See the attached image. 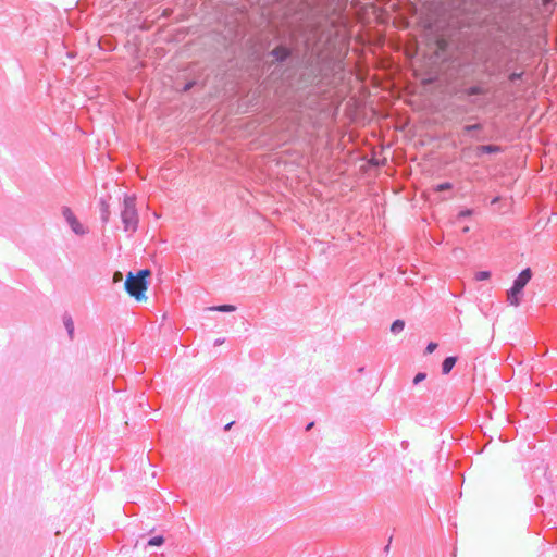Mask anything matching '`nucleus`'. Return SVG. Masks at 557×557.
Returning <instances> with one entry per match:
<instances>
[{
  "label": "nucleus",
  "mask_w": 557,
  "mask_h": 557,
  "mask_svg": "<svg viewBox=\"0 0 557 557\" xmlns=\"http://www.w3.org/2000/svg\"><path fill=\"white\" fill-rule=\"evenodd\" d=\"M121 220L125 232L135 233L138 227V212L135 196H126L123 201Z\"/></svg>",
  "instance_id": "obj_1"
},
{
  "label": "nucleus",
  "mask_w": 557,
  "mask_h": 557,
  "mask_svg": "<svg viewBox=\"0 0 557 557\" xmlns=\"http://www.w3.org/2000/svg\"><path fill=\"white\" fill-rule=\"evenodd\" d=\"M149 274V270H141L136 275L129 272L125 281L126 292L137 300L145 298L144 293L147 289L146 276Z\"/></svg>",
  "instance_id": "obj_2"
},
{
  "label": "nucleus",
  "mask_w": 557,
  "mask_h": 557,
  "mask_svg": "<svg viewBox=\"0 0 557 557\" xmlns=\"http://www.w3.org/2000/svg\"><path fill=\"white\" fill-rule=\"evenodd\" d=\"M532 278V271L530 268L524 269L519 276L513 281L511 288L507 292V301L511 306H519L521 301V295L525 285Z\"/></svg>",
  "instance_id": "obj_3"
},
{
  "label": "nucleus",
  "mask_w": 557,
  "mask_h": 557,
  "mask_svg": "<svg viewBox=\"0 0 557 557\" xmlns=\"http://www.w3.org/2000/svg\"><path fill=\"white\" fill-rule=\"evenodd\" d=\"M484 123L476 122L473 124H466L462 126L460 132L461 138H471L478 141L485 140L486 136L484 135Z\"/></svg>",
  "instance_id": "obj_4"
},
{
  "label": "nucleus",
  "mask_w": 557,
  "mask_h": 557,
  "mask_svg": "<svg viewBox=\"0 0 557 557\" xmlns=\"http://www.w3.org/2000/svg\"><path fill=\"white\" fill-rule=\"evenodd\" d=\"M62 213H63L64 219L69 223L70 227L72 228V231L75 234H77V235L85 234V228L78 222V220L76 219V216L74 215V213L72 212V210L70 208L64 207L62 210Z\"/></svg>",
  "instance_id": "obj_5"
},
{
  "label": "nucleus",
  "mask_w": 557,
  "mask_h": 557,
  "mask_svg": "<svg viewBox=\"0 0 557 557\" xmlns=\"http://www.w3.org/2000/svg\"><path fill=\"white\" fill-rule=\"evenodd\" d=\"M270 54L274 58V60L276 62L282 63V62L286 61L292 55V49L284 45H280L277 47H275L270 52Z\"/></svg>",
  "instance_id": "obj_6"
},
{
  "label": "nucleus",
  "mask_w": 557,
  "mask_h": 557,
  "mask_svg": "<svg viewBox=\"0 0 557 557\" xmlns=\"http://www.w3.org/2000/svg\"><path fill=\"white\" fill-rule=\"evenodd\" d=\"M503 151V148L497 145H480L475 148V152L478 157H481L484 153H499Z\"/></svg>",
  "instance_id": "obj_7"
},
{
  "label": "nucleus",
  "mask_w": 557,
  "mask_h": 557,
  "mask_svg": "<svg viewBox=\"0 0 557 557\" xmlns=\"http://www.w3.org/2000/svg\"><path fill=\"white\" fill-rule=\"evenodd\" d=\"M487 92H488V89L481 85L470 86L465 89V94L470 97L478 96V95H486Z\"/></svg>",
  "instance_id": "obj_8"
},
{
  "label": "nucleus",
  "mask_w": 557,
  "mask_h": 557,
  "mask_svg": "<svg viewBox=\"0 0 557 557\" xmlns=\"http://www.w3.org/2000/svg\"><path fill=\"white\" fill-rule=\"evenodd\" d=\"M457 362L456 357H446L442 363L443 374H448Z\"/></svg>",
  "instance_id": "obj_9"
},
{
  "label": "nucleus",
  "mask_w": 557,
  "mask_h": 557,
  "mask_svg": "<svg viewBox=\"0 0 557 557\" xmlns=\"http://www.w3.org/2000/svg\"><path fill=\"white\" fill-rule=\"evenodd\" d=\"M63 323H64V326H65V329L67 331L69 337L72 339L73 336H74V322H73L71 315L65 314L63 317Z\"/></svg>",
  "instance_id": "obj_10"
},
{
  "label": "nucleus",
  "mask_w": 557,
  "mask_h": 557,
  "mask_svg": "<svg viewBox=\"0 0 557 557\" xmlns=\"http://www.w3.org/2000/svg\"><path fill=\"white\" fill-rule=\"evenodd\" d=\"M209 310L219 312H234L236 310V307L233 305H220L210 307Z\"/></svg>",
  "instance_id": "obj_11"
},
{
  "label": "nucleus",
  "mask_w": 557,
  "mask_h": 557,
  "mask_svg": "<svg viewBox=\"0 0 557 557\" xmlns=\"http://www.w3.org/2000/svg\"><path fill=\"white\" fill-rule=\"evenodd\" d=\"M404 327H405V322L403 320H396L392 323L391 332L393 334H398L404 330Z\"/></svg>",
  "instance_id": "obj_12"
},
{
  "label": "nucleus",
  "mask_w": 557,
  "mask_h": 557,
  "mask_svg": "<svg viewBox=\"0 0 557 557\" xmlns=\"http://www.w3.org/2000/svg\"><path fill=\"white\" fill-rule=\"evenodd\" d=\"M102 209H101V220L103 223H107L109 221L110 211L109 206L106 203V201H101Z\"/></svg>",
  "instance_id": "obj_13"
},
{
  "label": "nucleus",
  "mask_w": 557,
  "mask_h": 557,
  "mask_svg": "<svg viewBox=\"0 0 557 557\" xmlns=\"http://www.w3.org/2000/svg\"><path fill=\"white\" fill-rule=\"evenodd\" d=\"M164 543V537L161 535L153 536L148 541V546H161Z\"/></svg>",
  "instance_id": "obj_14"
},
{
  "label": "nucleus",
  "mask_w": 557,
  "mask_h": 557,
  "mask_svg": "<svg viewBox=\"0 0 557 557\" xmlns=\"http://www.w3.org/2000/svg\"><path fill=\"white\" fill-rule=\"evenodd\" d=\"M453 189V184L449 183V182H445V183H442V184H438L434 187V190L435 191H446V190H451Z\"/></svg>",
  "instance_id": "obj_15"
},
{
  "label": "nucleus",
  "mask_w": 557,
  "mask_h": 557,
  "mask_svg": "<svg viewBox=\"0 0 557 557\" xmlns=\"http://www.w3.org/2000/svg\"><path fill=\"white\" fill-rule=\"evenodd\" d=\"M491 276V273L488 271H480L475 274V278L478 281H484V280H487L490 278Z\"/></svg>",
  "instance_id": "obj_16"
},
{
  "label": "nucleus",
  "mask_w": 557,
  "mask_h": 557,
  "mask_svg": "<svg viewBox=\"0 0 557 557\" xmlns=\"http://www.w3.org/2000/svg\"><path fill=\"white\" fill-rule=\"evenodd\" d=\"M522 76H523V72H520V73L513 72L509 75V81L511 83H516L517 81H520L522 78Z\"/></svg>",
  "instance_id": "obj_17"
},
{
  "label": "nucleus",
  "mask_w": 557,
  "mask_h": 557,
  "mask_svg": "<svg viewBox=\"0 0 557 557\" xmlns=\"http://www.w3.org/2000/svg\"><path fill=\"white\" fill-rule=\"evenodd\" d=\"M426 377V374L424 372H419L414 379H413V384L414 385H418L419 383H421L422 381H424Z\"/></svg>",
  "instance_id": "obj_18"
},
{
  "label": "nucleus",
  "mask_w": 557,
  "mask_h": 557,
  "mask_svg": "<svg viewBox=\"0 0 557 557\" xmlns=\"http://www.w3.org/2000/svg\"><path fill=\"white\" fill-rule=\"evenodd\" d=\"M471 214H472V210H470V209L462 210V211L459 212L458 219L462 220V219H466V218L470 216Z\"/></svg>",
  "instance_id": "obj_19"
},
{
  "label": "nucleus",
  "mask_w": 557,
  "mask_h": 557,
  "mask_svg": "<svg viewBox=\"0 0 557 557\" xmlns=\"http://www.w3.org/2000/svg\"><path fill=\"white\" fill-rule=\"evenodd\" d=\"M436 347H437V344L431 342V343L428 344V346L425 348V352L426 354H432L436 349Z\"/></svg>",
  "instance_id": "obj_20"
},
{
  "label": "nucleus",
  "mask_w": 557,
  "mask_h": 557,
  "mask_svg": "<svg viewBox=\"0 0 557 557\" xmlns=\"http://www.w3.org/2000/svg\"><path fill=\"white\" fill-rule=\"evenodd\" d=\"M121 280H122V273L121 272H115L114 275H113V281L117 282V281H121Z\"/></svg>",
  "instance_id": "obj_21"
},
{
  "label": "nucleus",
  "mask_w": 557,
  "mask_h": 557,
  "mask_svg": "<svg viewBox=\"0 0 557 557\" xmlns=\"http://www.w3.org/2000/svg\"><path fill=\"white\" fill-rule=\"evenodd\" d=\"M194 85H195L194 82L187 83L184 87V91H189Z\"/></svg>",
  "instance_id": "obj_22"
},
{
  "label": "nucleus",
  "mask_w": 557,
  "mask_h": 557,
  "mask_svg": "<svg viewBox=\"0 0 557 557\" xmlns=\"http://www.w3.org/2000/svg\"><path fill=\"white\" fill-rule=\"evenodd\" d=\"M554 0H542V4L547 8L549 7L550 4H553Z\"/></svg>",
  "instance_id": "obj_23"
},
{
  "label": "nucleus",
  "mask_w": 557,
  "mask_h": 557,
  "mask_svg": "<svg viewBox=\"0 0 557 557\" xmlns=\"http://www.w3.org/2000/svg\"><path fill=\"white\" fill-rule=\"evenodd\" d=\"M233 424H234V422H231L227 425H225V428H224L225 431H228L232 428Z\"/></svg>",
  "instance_id": "obj_24"
},
{
  "label": "nucleus",
  "mask_w": 557,
  "mask_h": 557,
  "mask_svg": "<svg viewBox=\"0 0 557 557\" xmlns=\"http://www.w3.org/2000/svg\"><path fill=\"white\" fill-rule=\"evenodd\" d=\"M438 46H440L441 49H443V46H444V40L443 39L438 40Z\"/></svg>",
  "instance_id": "obj_25"
},
{
  "label": "nucleus",
  "mask_w": 557,
  "mask_h": 557,
  "mask_svg": "<svg viewBox=\"0 0 557 557\" xmlns=\"http://www.w3.org/2000/svg\"><path fill=\"white\" fill-rule=\"evenodd\" d=\"M312 425H313V423H312V422H311V423H309V424H308V426H307V430L312 429Z\"/></svg>",
  "instance_id": "obj_26"
},
{
  "label": "nucleus",
  "mask_w": 557,
  "mask_h": 557,
  "mask_svg": "<svg viewBox=\"0 0 557 557\" xmlns=\"http://www.w3.org/2000/svg\"><path fill=\"white\" fill-rule=\"evenodd\" d=\"M462 231H463V233H467V232H469V227H468V226H466V227H463V230H462Z\"/></svg>",
  "instance_id": "obj_27"
}]
</instances>
